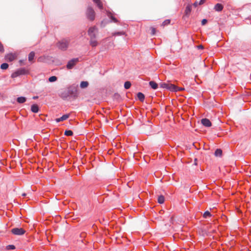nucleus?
Instances as JSON below:
<instances>
[{
  "instance_id": "1",
  "label": "nucleus",
  "mask_w": 251,
  "mask_h": 251,
  "mask_svg": "<svg viewBox=\"0 0 251 251\" xmlns=\"http://www.w3.org/2000/svg\"><path fill=\"white\" fill-rule=\"evenodd\" d=\"M70 41L71 39L70 38L63 39L58 42L57 46L60 50L63 51L66 50L69 47Z\"/></svg>"
},
{
  "instance_id": "2",
  "label": "nucleus",
  "mask_w": 251,
  "mask_h": 251,
  "mask_svg": "<svg viewBox=\"0 0 251 251\" xmlns=\"http://www.w3.org/2000/svg\"><path fill=\"white\" fill-rule=\"evenodd\" d=\"M28 73V70H26L25 68H21L13 73L11 75V77L15 78L21 75L27 74Z\"/></svg>"
},
{
  "instance_id": "3",
  "label": "nucleus",
  "mask_w": 251,
  "mask_h": 251,
  "mask_svg": "<svg viewBox=\"0 0 251 251\" xmlns=\"http://www.w3.org/2000/svg\"><path fill=\"white\" fill-rule=\"evenodd\" d=\"M107 16L111 19V21H108L103 20V21H101V24H100V26L101 27H104L107 23H109L110 22H113L114 23H118V20L115 17H114L113 16L111 12H108L107 13Z\"/></svg>"
},
{
  "instance_id": "4",
  "label": "nucleus",
  "mask_w": 251,
  "mask_h": 251,
  "mask_svg": "<svg viewBox=\"0 0 251 251\" xmlns=\"http://www.w3.org/2000/svg\"><path fill=\"white\" fill-rule=\"evenodd\" d=\"M98 32V29L96 26L90 27L88 30V34L90 38H96V34Z\"/></svg>"
},
{
  "instance_id": "5",
  "label": "nucleus",
  "mask_w": 251,
  "mask_h": 251,
  "mask_svg": "<svg viewBox=\"0 0 251 251\" xmlns=\"http://www.w3.org/2000/svg\"><path fill=\"white\" fill-rule=\"evenodd\" d=\"M86 15L87 18L91 21H93L94 20L95 17V13L94 10L91 7L89 6L88 7L86 11Z\"/></svg>"
},
{
  "instance_id": "6",
  "label": "nucleus",
  "mask_w": 251,
  "mask_h": 251,
  "mask_svg": "<svg viewBox=\"0 0 251 251\" xmlns=\"http://www.w3.org/2000/svg\"><path fill=\"white\" fill-rule=\"evenodd\" d=\"M25 232V230L23 228L15 227L11 229V233L15 235H22Z\"/></svg>"
},
{
  "instance_id": "7",
  "label": "nucleus",
  "mask_w": 251,
  "mask_h": 251,
  "mask_svg": "<svg viewBox=\"0 0 251 251\" xmlns=\"http://www.w3.org/2000/svg\"><path fill=\"white\" fill-rule=\"evenodd\" d=\"M79 61L78 58H73L68 61L66 67L68 70H70L73 68V67L76 65V64Z\"/></svg>"
},
{
  "instance_id": "8",
  "label": "nucleus",
  "mask_w": 251,
  "mask_h": 251,
  "mask_svg": "<svg viewBox=\"0 0 251 251\" xmlns=\"http://www.w3.org/2000/svg\"><path fill=\"white\" fill-rule=\"evenodd\" d=\"M59 96L60 98H61L63 100H67L70 97L68 92L67 90H64L61 91L59 93Z\"/></svg>"
},
{
  "instance_id": "9",
  "label": "nucleus",
  "mask_w": 251,
  "mask_h": 251,
  "mask_svg": "<svg viewBox=\"0 0 251 251\" xmlns=\"http://www.w3.org/2000/svg\"><path fill=\"white\" fill-rule=\"evenodd\" d=\"M201 123L205 127H210L212 125L210 121L207 118H203L201 120Z\"/></svg>"
},
{
  "instance_id": "10",
  "label": "nucleus",
  "mask_w": 251,
  "mask_h": 251,
  "mask_svg": "<svg viewBox=\"0 0 251 251\" xmlns=\"http://www.w3.org/2000/svg\"><path fill=\"white\" fill-rule=\"evenodd\" d=\"M67 91L68 92L70 97H75L76 90L75 88L70 87L68 88Z\"/></svg>"
},
{
  "instance_id": "11",
  "label": "nucleus",
  "mask_w": 251,
  "mask_h": 251,
  "mask_svg": "<svg viewBox=\"0 0 251 251\" xmlns=\"http://www.w3.org/2000/svg\"><path fill=\"white\" fill-rule=\"evenodd\" d=\"M69 116H70L69 114L63 115L61 117H60L59 118H56L55 119V121L57 123H59L60 122L64 121L65 120H66L68 118H69Z\"/></svg>"
},
{
  "instance_id": "12",
  "label": "nucleus",
  "mask_w": 251,
  "mask_h": 251,
  "mask_svg": "<svg viewBox=\"0 0 251 251\" xmlns=\"http://www.w3.org/2000/svg\"><path fill=\"white\" fill-rule=\"evenodd\" d=\"M39 110V108L37 104H33L31 106V111L33 113H38Z\"/></svg>"
},
{
  "instance_id": "13",
  "label": "nucleus",
  "mask_w": 251,
  "mask_h": 251,
  "mask_svg": "<svg viewBox=\"0 0 251 251\" xmlns=\"http://www.w3.org/2000/svg\"><path fill=\"white\" fill-rule=\"evenodd\" d=\"M149 85L154 90L157 89L158 87V84L154 81H150L149 82Z\"/></svg>"
},
{
  "instance_id": "14",
  "label": "nucleus",
  "mask_w": 251,
  "mask_h": 251,
  "mask_svg": "<svg viewBox=\"0 0 251 251\" xmlns=\"http://www.w3.org/2000/svg\"><path fill=\"white\" fill-rule=\"evenodd\" d=\"M223 6L221 3H217L214 6V9L215 11L220 12L223 9Z\"/></svg>"
},
{
  "instance_id": "15",
  "label": "nucleus",
  "mask_w": 251,
  "mask_h": 251,
  "mask_svg": "<svg viewBox=\"0 0 251 251\" xmlns=\"http://www.w3.org/2000/svg\"><path fill=\"white\" fill-rule=\"evenodd\" d=\"M16 100L18 103L22 104L26 101V98L25 97H18Z\"/></svg>"
},
{
  "instance_id": "16",
  "label": "nucleus",
  "mask_w": 251,
  "mask_h": 251,
  "mask_svg": "<svg viewBox=\"0 0 251 251\" xmlns=\"http://www.w3.org/2000/svg\"><path fill=\"white\" fill-rule=\"evenodd\" d=\"M90 44L93 47H95L98 45V42L96 38H90Z\"/></svg>"
},
{
  "instance_id": "17",
  "label": "nucleus",
  "mask_w": 251,
  "mask_h": 251,
  "mask_svg": "<svg viewBox=\"0 0 251 251\" xmlns=\"http://www.w3.org/2000/svg\"><path fill=\"white\" fill-rule=\"evenodd\" d=\"M93 1L97 4V6L100 10L103 9V5L100 0H93Z\"/></svg>"
},
{
  "instance_id": "18",
  "label": "nucleus",
  "mask_w": 251,
  "mask_h": 251,
  "mask_svg": "<svg viewBox=\"0 0 251 251\" xmlns=\"http://www.w3.org/2000/svg\"><path fill=\"white\" fill-rule=\"evenodd\" d=\"M137 96L139 100H140L142 102L144 101L145 100V95H144V94H143L141 92H138L137 94Z\"/></svg>"
},
{
  "instance_id": "19",
  "label": "nucleus",
  "mask_w": 251,
  "mask_h": 251,
  "mask_svg": "<svg viewBox=\"0 0 251 251\" xmlns=\"http://www.w3.org/2000/svg\"><path fill=\"white\" fill-rule=\"evenodd\" d=\"M214 155L216 157H221L222 155V150L220 149H216L215 151Z\"/></svg>"
},
{
  "instance_id": "20",
  "label": "nucleus",
  "mask_w": 251,
  "mask_h": 251,
  "mask_svg": "<svg viewBox=\"0 0 251 251\" xmlns=\"http://www.w3.org/2000/svg\"><path fill=\"white\" fill-rule=\"evenodd\" d=\"M169 84H170V82H161L160 83V87L162 88H164V89L168 90Z\"/></svg>"
},
{
  "instance_id": "21",
  "label": "nucleus",
  "mask_w": 251,
  "mask_h": 251,
  "mask_svg": "<svg viewBox=\"0 0 251 251\" xmlns=\"http://www.w3.org/2000/svg\"><path fill=\"white\" fill-rule=\"evenodd\" d=\"M176 86L174 84H173L170 82L168 90H170L172 92H176Z\"/></svg>"
},
{
  "instance_id": "22",
  "label": "nucleus",
  "mask_w": 251,
  "mask_h": 251,
  "mask_svg": "<svg viewBox=\"0 0 251 251\" xmlns=\"http://www.w3.org/2000/svg\"><path fill=\"white\" fill-rule=\"evenodd\" d=\"M34 56H35L34 52L31 51L29 53V54H28V61L30 62L32 61L34 59Z\"/></svg>"
},
{
  "instance_id": "23",
  "label": "nucleus",
  "mask_w": 251,
  "mask_h": 251,
  "mask_svg": "<svg viewBox=\"0 0 251 251\" xmlns=\"http://www.w3.org/2000/svg\"><path fill=\"white\" fill-rule=\"evenodd\" d=\"M89 83L86 81H82L81 82L80 87L81 88H85L88 87Z\"/></svg>"
},
{
  "instance_id": "24",
  "label": "nucleus",
  "mask_w": 251,
  "mask_h": 251,
  "mask_svg": "<svg viewBox=\"0 0 251 251\" xmlns=\"http://www.w3.org/2000/svg\"><path fill=\"white\" fill-rule=\"evenodd\" d=\"M165 200L164 197L163 195L159 196L157 199L158 202L160 204L164 203Z\"/></svg>"
},
{
  "instance_id": "25",
  "label": "nucleus",
  "mask_w": 251,
  "mask_h": 251,
  "mask_svg": "<svg viewBox=\"0 0 251 251\" xmlns=\"http://www.w3.org/2000/svg\"><path fill=\"white\" fill-rule=\"evenodd\" d=\"M131 83L129 81H126L124 84V88L126 89H128L131 86Z\"/></svg>"
},
{
  "instance_id": "26",
  "label": "nucleus",
  "mask_w": 251,
  "mask_h": 251,
  "mask_svg": "<svg viewBox=\"0 0 251 251\" xmlns=\"http://www.w3.org/2000/svg\"><path fill=\"white\" fill-rule=\"evenodd\" d=\"M211 216L212 215L211 213L208 211H205L203 214V217L204 218H207L208 217H211Z\"/></svg>"
},
{
  "instance_id": "27",
  "label": "nucleus",
  "mask_w": 251,
  "mask_h": 251,
  "mask_svg": "<svg viewBox=\"0 0 251 251\" xmlns=\"http://www.w3.org/2000/svg\"><path fill=\"white\" fill-rule=\"evenodd\" d=\"M191 11V6L190 5H187L186 7L185 12L186 15H188Z\"/></svg>"
},
{
  "instance_id": "28",
  "label": "nucleus",
  "mask_w": 251,
  "mask_h": 251,
  "mask_svg": "<svg viewBox=\"0 0 251 251\" xmlns=\"http://www.w3.org/2000/svg\"><path fill=\"white\" fill-rule=\"evenodd\" d=\"M6 58L7 59L9 60L10 61H13L14 59V58H15L14 56L12 54H8L6 56Z\"/></svg>"
},
{
  "instance_id": "29",
  "label": "nucleus",
  "mask_w": 251,
  "mask_h": 251,
  "mask_svg": "<svg viewBox=\"0 0 251 251\" xmlns=\"http://www.w3.org/2000/svg\"><path fill=\"white\" fill-rule=\"evenodd\" d=\"M57 80V77L56 76H51L49 78V81L50 82H55Z\"/></svg>"
},
{
  "instance_id": "30",
  "label": "nucleus",
  "mask_w": 251,
  "mask_h": 251,
  "mask_svg": "<svg viewBox=\"0 0 251 251\" xmlns=\"http://www.w3.org/2000/svg\"><path fill=\"white\" fill-rule=\"evenodd\" d=\"M9 65L6 63H3L1 64L0 65V68L2 70H6L8 68Z\"/></svg>"
},
{
  "instance_id": "31",
  "label": "nucleus",
  "mask_w": 251,
  "mask_h": 251,
  "mask_svg": "<svg viewBox=\"0 0 251 251\" xmlns=\"http://www.w3.org/2000/svg\"><path fill=\"white\" fill-rule=\"evenodd\" d=\"M65 135L66 136H72L73 135V132L71 130H66L65 131Z\"/></svg>"
},
{
  "instance_id": "32",
  "label": "nucleus",
  "mask_w": 251,
  "mask_h": 251,
  "mask_svg": "<svg viewBox=\"0 0 251 251\" xmlns=\"http://www.w3.org/2000/svg\"><path fill=\"white\" fill-rule=\"evenodd\" d=\"M124 34H125V32L124 31L115 32L113 33V36L122 35H124Z\"/></svg>"
},
{
  "instance_id": "33",
  "label": "nucleus",
  "mask_w": 251,
  "mask_h": 251,
  "mask_svg": "<svg viewBox=\"0 0 251 251\" xmlns=\"http://www.w3.org/2000/svg\"><path fill=\"white\" fill-rule=\"evenodd\" d=\"M6 249L8 250H13L15 249V246L13 245H9L6 246Z\"/></svg>"
},
{
  "instance_id": "34",
  "label": "nucleus",
  "mask_w": 251,
  "mask_h": 251,
  "mask_svg": "<svg viewBox=\"0 0 251 251\" xmlns=\"http://www.w3.org/2000/svg\"><path fill=\"white\" fill-rule=\"evenodd\" d=\"M184 90V88L176 86V92L181 91Z\"/></svg>"
},
{
  "instance_id": "35",
  "label": "nucleus",
  "mask_w": 251,
  "mask_h": 251,
  "mask_svg": "<svg viewBox=\"0 0 251 251\" xmlns=\"http://www.w3.org/2000/svg\"><path fill=\"white\" fill-rule=\"evenodd\" d=\"M4 48L2 44L0 42V52H3L4 51Z\"/></svg>"
},
{
  "instance_id": "36",
  "label": "nucleus",
  "mask_w": 251,
  "mask_h": 251,
  "mask_svg": "<svg viewBox=\"0 0 251 251\" xmlns=\"http://www.w3.org/2000/svg\"><path fill=\"white\" fill-rule=\"evenodd\" d=\"M207 23V20L205 19H204L201 21V25H205Z\"/></svg>"
},
{
  "instance_id": "37",
  "label": "nucleus",
  "mask_w": 251,
  "mask_h": 251,
  "mask_svg": "<svg viewBox=\"0 0 251 251\" xmlns=\"http://www.w3.org/2000/svg\"><path fill=\"white\" fill-rule=\"evenodd\" d=\"M206 0H200L199 2V5H202L203 4L205 1H206Z\"/></svg>"
},
{
  "instance_id": "38",
  "label": "nucleus",
  "mask_w": 251,
  "mask_h": 251,
  "mask_svg": "<svg viewBox=\"0 0 251 251\" xmlns=\"http://www.w3.org/2000/svg\"><path fill=\"white\" fill-rule=\"evenodd\" d=\"M155 28L152 27L151 28V33L152 34L154 35L155 33Z\"/></svg>"
},
{
  "instance_id": "39",
  "label": "nucleus",
  "mask_w": 251,
  "mask_h": 251,
  "mask_svg": "<svg viewBox=\"0 0 251 251\" xmlns=\"http://www.w3.org/2000/svg\"><path fill=\"white\" fill-rule=\"evenodd\" d=\"M198 4H199V3H198L197 2H195L194 3V5L195 6H197L198 5Z\"/></svg>"
},
{
  "instance_id": "40",
  "label": "nucleus",
  "mask_w": 251,
  "mask_h": 251,
  "mask_svg": "<svg viewBox=\"0 0 251 251\" xmlns=\"http://www.w3.org/2000/svg\"><path fill=\"white\" fill-rule=\"evenodd\" d=\"M164 23H167V24H168V23H170V20H167V21H165Z\"/></svg>"
},
{
  "instance_id": "41",
  "label": "nucleus",
  "mask_w": 251,
  "mask_h": 251,
  "mask_svg": "<svg viewBox=\"0 0 251 251\" xmlns=\"http://www.w3.org/2000/svg\"><path fill=\"white\" fill-rule=\"evenodd\" d=\"M198 48H199V49H202V48H203V47H202V45H200V46H198Z\"/></svg>"
},
{
  "instance_id": "42",
  "label": "nucleus",
  "mask_w": 251,
  "mask_h": 251,
  "mask_svg": "<svg viewBox=\"0 0 251 251\" xmlns=\"http://www.w3.org/2000/svg\"><path fill=\"white\" fill-rule=\"evenodd\" d=\"M37 98H38V96H34V97H33V99H34V100H35V99H37Z\"/></svg>"
},
{
  "instance_id": "43",
  "label": "nucleus",
  "mask_w": 251,
  "mask_h": 251,
  "mask_svg": "<svg viewBox=\"0 0 251 251\" xmlns=\"http://www.w3.org/2000/svg\"><path fill=\"white\" fill-rule=\"evenodd\" d=\"M26 195V194H25V193H23V194H22V196H23V197H25Z\"/></svg>"
}]
</instances>
